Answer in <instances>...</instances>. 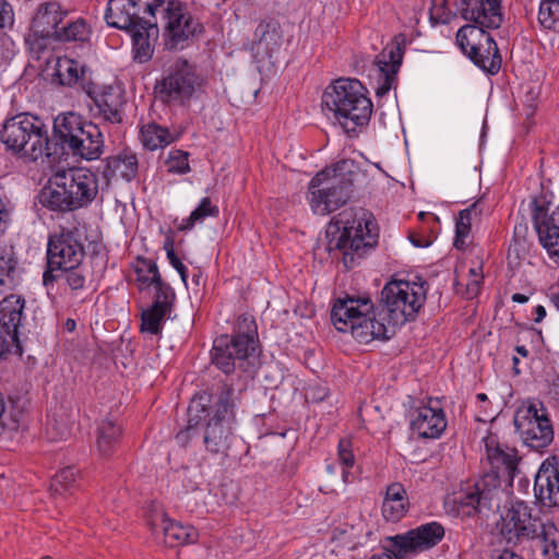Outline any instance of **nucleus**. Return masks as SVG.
Returning a JSON list of instances; mask_svg holds the SVG:
<instances>
[{
    "instance_id": "1",
    "label": "nucleus",
    "mask_w": 559,
    "mask_h": 559,
    "mask_svg": "<svg viewBox=\"0 0 559 559\" xmlns=\"http://www.w3.org/2000/svg\"><path fill=\"white\" fill-rule=\"evenodd\" d=\"M427 282L393 280L381 290L380 304L374 309L369 297L337 298L331 310V320L340 332L368 344L373 340H389L395 328L416 318L425 305Z\"/></svg>"
},
{
    "instance_id": "2",
    "label": "nucleus",
    "mask_w": 559,
    "mask_h": 559,
    "mask_svg": "<svg viewBox=\"0 0 559 559\" xmlns=\"http://www.w3.org/2000/svg\"><path fill=\"white\" fill-rule=\"evenodd\" d=\"M98 193L97 175L78 167L57 171L40 193V202L51 211L68 212L90 205Z\"/></svg>"
},
{
    "instance_id": "3",
    "label": "nucleus",
    "mask_w": 559,
    "mask_h": 559,
    "mask_svg": "<svg viewBox=\"0 0 559 559\" xmlns=\"http://www.w3.org/2000/svg\"><path fill=\"white\" fill-rule=\"evenodd\" d=\"M328 251L341 252L346 269H352L355 258H361L378 241V228L371 215L356 218L344 211L334 217L326 228Z\"/></svg>"
},
{
    "instance_id": "4",
    "label": "nucleus",
    "mask_w": 559,
    "mask_h": 559,
    "mask_svg": "<svg viewBox=\"0 0 559 559\" xmlns=\"http://www.w3.org/2000/svg\"><path fill=\"white\" fill-rule=\"evenodd\" d=\"M366 87L356 79H337L322 95V106L348 134L366 126L372 114V103Z\"/></svg>"
},
{
    "instance_id": "5",
    "label": "nucleus",
    "mask_w": 559,
    "mask_h": 559,
    "mask_svg": "<svg viewBox=\"0 0 559 559\" xmlns=\"http://www.w3.org/2000/svg\"><path fill=\"white\" fill-rule=\"evenodd\" d=\"M0 139L8 150L32 162L59 155L58 144L49 141L43 120L31 114H20L5 120Z\"/></svg>"
},
{
    "instance_id": "6",
    "label": "nucleus",
    "mask_w": 559,
    "mask_h": 559,
    "mask_svg": "<svg viewBox=\"0 0 559 559\" xmlns=\"http://www.w3.org/2000/svg\"><path fill=\"white\" fill-rule=\"evenodd\" d=\"M53 135L58 140L56 143L59 155L68 150L75 157L95 160L104 152V138L99 127L72 111L55 118Z\"/></svg>"
},
{
    "instance_id": "7",
    "label": "nucleus",
    "mask_w": 559,
    "mask_h": 559,
    "mask_svg": "<svg viewBox=\"0 0 559 559\" xmlns=\"http://www.w3.org/2000/svg\"><path fill=\"white\" fill-rule=\"evenodd\" d=\"M258 348V328L252 316L241 314L237 319L234 335L223 334L214 340L212 362L224 373H231L237 362L254 356Z\"/></svg>"
},
{
    "instance_id": "8",
    "label": "nucleus",
    "mask_w": 559,
    "mask_h": 559,
    "mask_svg": "<svg viewBox=\"0 0 559 559\" xmlns=\"http://www.w3.org/2000/svg\"><path fill=\"white\" fill-rule=\"evenodd\" d=\"M347 162L319 171L309 183V202L316 214L325 215L346 204L353 189V173H342Z\"/></svg>"
},
{
    "instance_id": "9",
    "label": "nucleus",
    "mask_w": 559,
    "mask_h": 559,
    "mask_svg": "<svg viewBox=\"0 0 559 559\" xmlns=\"http://www.w3.org/2000/svg\"><path fill=\"white\" fill-rule=\"evenodd\" d=\"M146 11L153 19L159 14L165 20L164 36L168 49H183L203 29L199 20L179 0H153Z\"/></svg>"
},
{
    "instance_id": "10",
    "label": "nucleus",
    "mask_w": 559,
    "mask_h": 559,
    "mask_svg": "<svg viewBox=\"0 0 559 559\" xmlns=\"http://www.w3.org/2000/svg\"><path fill=\"white\" fill-rule=\"evenodd\" d=\"M234 390L224 385L212 412L201 413L200 436L205 449L213 454H225L229 449L235 423Z\"/></svg>"
},
{
    "instance_id": "11",
    "label": "nucleus",
    "mask_w": 559,
    "mask_h": 559,
    "mask_svg": "<svg viewBox=\"0 0 559 559\" xmlns=\"http://www.w3.org/2000/svg\"><path fill=\"white\" fill-rule=\"evenodd\" d=\"M84 255L82 231L78 227L61 228L60 231L49 235L43 284L51 285L58 277L56 272L81 265Z\"/></svg>"
},
{
    "instance_id": "12",
    "label": "nucleus",
    "mask_w": 559,
    "mask_h": 559,
    "mask_svg": "<svg viewBox=\"0 0 559 559\" xmlns=\"http://www.w3.org/2000/svg\"><path fill=\"white\" fill-rule=\"evenodd\" d=\"M488 29L471 22V24H466L457 31L456 44L475 66L490 74H496L501 68L502 59Z\"/></svg>"
},
{
    "instance_id": "13",
    "label": "nucleus",
    "mask_w": 559,
    "mask_h": 559,
    "mask_svg": "<svg viewBox=\"0 0 559 559\" xmlns=\"http://www.w3.org/2000/svg\"><path fill=\"white\" fill-rule=\"evenodd\" d=\"M514 426L523 442L534 450L544 449L554 440V429L542 403L519 407Z\"/></svg>"
},
{
    "instance_id": "14",
    "label": "nucleus",
    "mask_w": 559,
    "mask_h": 559,
    "mask_svg": "<svg viewBox=\"0 0 559 559\" xmlns=\"http://www.w3.org/2000/svg\"><path fill=\"white\" fill-rule=\"evenodd\" d=\"M499 476L497 473H484L473 485L463 488L454 502L462 516L474 518L491 510L493 503L498 506Z\"/></svg>"
},
{
    "instance_id": "15",
    "label": "nucleus",
    "mask_w": 559,
    "mask_h": 559,
    "mask_svg": "<svg viewBox=\"0 0 559 559\" xmlns=\"http://www.w3.org/2000/svg\"><path fill=\"white\" fill-rule=\"evenodd\" d=\"M202 82L193 64L185 59H177L169 66L160 81L159 94L164 102L186 104L201 87Z\"/></svg>"
},
{
    "instance_id": "16",
    "label": "nucleus",
    "mask_w": 559,
    "mask_h": 559,
    "mask_svg": "<svg viewBox=\"0 0 559 559\" xmlns=\"http://www.w3.org/2000/svg\"><path fill=\"white\" fill-rule=\"evenodd\" d=\"M444 537V528L438 522H429L412 528L403 534L386 538L385 550L395 559H404L433 548Z\"/></svg>"
},
{
    "instance_id": "17",
    "label": "nucleus",
    "mask_w": 559,
    "mask_h": 559,
    "mask_svg": "<svg viewBox=\"0 0 559 559\" xmlns=\"http://www.w3.org/2000/svg\"><path fill=\"white\" fill-rule=\"evenodd\" d=\"M542 520L532 518L527 506L518 502L498 523L499 534L508 546H518L524 540L535 539L542 528Z\"/></svg>"
},
{
    "instance_id": "18",
    "label": "nucleus",
    "mask_w": 559,
    "mask_h": 559,
    "mask_svg": "<svg viewBox=\"0 0 559 559\" xmlns=\"http://www.w3.org/2000/svg\"><path fill=\"white\" fill-rule=\"evenodd\" d=\"M87 96L94 105L91 110L95 117L110 124H121L123 122L127 98L120 86H93L87 90Z\"/></svg>"
},
{
    "instance_id": "19",
    "label": "nucleus",
    "mask_w": 559,
    "mask_h": 559,
    "mask_svg": "<svg viewBox=\"0 0 559 559\" xmlns=\"http://www.w3.org/2000/svg\"><path fill=\"white\" fill-rule=\"evenodd\" d=\"M66 15L58 2H46L38 7L32 21V29L36 38L27 40L32 51L40 50L43 40L56 39ZM37 58H40L39 53Z\"/></svg>"
},
{
    "instance_id": "20",
    "label": "nucleus",
    "mask_w": 559,
    "mask_h": 559,
    "mask_svg": "<svg viewBox=\"0 0 559 559\" xmlns=\"http://www.w3.org/2000/svg\"><path fill=\"white\" fill-rule=\"evenodd\" d=\"M404 49L405 38L403 35H399L376 57L374 62L381 75L379 85L376 88L377 96L382 97L392 88L402 64Z\"/></svg>"
},
{
    "instance_id": "21",
    "label": "nucleus",
    "mask_w": 559,
    "mask_h": 559,
    "mask_svg": "<svg viewBox=\"0 0 559 559\" xmlns=\"http://www.w3.org/2000/svg\"><path fill=\"white\" fill-rule=\"evenodd\" d=\"M502 0H461V16L487 28H499L503 22Z\"/></svg>"
},
{
    "instance_id": "22",
    "label": "nucleus",
    "mask_w": 559,
    "mask_h": 559,
    "mask_svg": "<svg viewBox=\"0 0 559 559\" xmlns=\"http://www.w3.org/2000/svg\"><path fill=\"white\" fill-rule=\"evenodd\" d=\"M487 461L490 469L487 473H497L499 476V486L501 478L512 479L518 471V452L514 448L500 444L495 436H489L485 440Z\"/></svg>"
},
{
    "instance_id": "23",
    "label": "nucleus",
    "mask_w": 559,
    "mask_h": 559,
    "mask_svg": "<svg viewBox=\"0 0 559 559\" xmlns=\"http://www.w3.org/2000/svg\"><path fill=\"white\" fill-rule=\"evenodd\" d=\"M536 499L546 507L559 506V461H545L536 476L534 484Z\"/></svg>"
},
{
    "instance_id": "24",
    "label": "nucleus",
    "mask_w": 559,
    "mask_h": 559,
    "mask_svg": "<svg viewBox=\"0 0 559 559\" xmlns=\"http://www.w3.org/2000/svg\"><path fill=\"white\" fill-rule=\"evenodd\" d=\"M533 221L540 245L559 264V215L554 211L547 214L542 206H536Z\"/></svg>"
},
{
    "instance_id": "25",
    "label": "nucleus",
    "mask_w": 559,
    "mask_h": 559,
    "mask_svg": "<svg viewBox=\"0 0 559 559\" xmlns=\"http://www.w3.org/2000/svg\"><path fill=\"white\" fill-rule=\"evenodd\" d=\"M281 24L274 19L261 21L254 29L250 50L258 58L271 57L282 46Z\"/></svg>"
},
{
    "instance_id": "26",
    "label": "nucleus",
    "mask_w": 559,
    "mask_h": 559,
    "mask_svg": "<svg viewBox=\"0 0 559 559\" xmlns=\"http://www.w3.org/2000/svg\"><path fill=\"white\" fill-rule=\"evenodd\" d=\"M445 427L447 420L441 408L424 405L413 412L411 429L420 438H438Z\"/></svg>"
},
{
    "instance_id": "27",
    "label": "nucleus",
    "mask_w": 559,
    "mask_h": 559,
    "mask_svg": "<svg viewBox=\"0 0 559 559\" xmlns=\"http://www.w3.org/2000/svg\"><path fill=\"white\" fill-rule=\"evenodd\" d=\"M176 295L155 293L153 304L141 313L140 330L142 333L157 335L162 332L163 323L173 311Z\"/></svg>"
},
{
    "instance_id": "28",
    "label": "nucleus",
    "mask_w": 559,
    "mask_h": 559,
    "mask_svg": "<svg viewBox=\"0 0 559 559\" xmlns=\"http://www.w3.org/2000/svg\"><path fill=\"white\" fill-rule=\"evenodd\" d=\"M25 299L21 295L11 294L0 301V329L9 332L13 338H20L24 323Z\"/></svg>"
},
{
    "instance_id": "29",
    "label": "nucleus",
    "mask_w": 559,
    "mask_h": 559,
    "mask_svg": "<svg viewBox=\"0 0 559 559\" xmlns=\"http://www.w3.org/2000/svg\"><path fill=\"white\" fill-rule=\"evenodd\" d=\"M106 23L116 28L131 31L145 20L138 15L133 0H109L105 11Z\"/></svg>"
},
{
    "instance_id": "30",
    "label": "nucleus",
    "mask_w": 559,
    "mask_h": 559,
    "mask_svg": "<svg viewBox=\"0 0 559 559\" xmlns=\"http://www.w3.org/2000/svg\"><path fill=\"white\" fill-rule=\"evenodd\" d=\"M133 43L134 60L145 62L150 60L154 52L153 41L158 37V26L156 19H148L129 31Z\"/></svg>"
},
{
    "instance_id": "31",
    "label": "nucleus",
    "mask_w": 559,
    "mask_h": 559,
    "mask_svg": "<svg viewBox=\"0 0 559 559\" xmlns=\"http://www.w3.org/2000/svg\"><path fill=\"white\" fill-rule=\"evenodd\" d=\"M152 530L155 534H158L159 532L163 533L164 543L169 547L192 544L195 543L199 537V534L193 526L174 522L165 515H162V522L159 525L155 523L153 524Z\"/></svg>"
},
{
    "instance_id": "32",
    "label": "nucleus",
    "mask_w": 559,
    "mask_h": 559,
    "mask_svg": "<svg viewBox=\"0 0 559 559\" xmlns=\"http://www.w3.org/2000/svg\"><path fill=\"white\" fill-rule=\"evenodd\" d=\"M23 270L12 246H0V293L14 289L22 281Z\"/></svg>"
},
{
    "instance_id": "33",
    "label": "nucleus",
    "mask_w": 559,
    "mask_h": 559,
    "mask_svg": "<svg viewBox=\"0 0 559 559\" xmlns=\"http://www.w3.org/2000/svg\"><path fill=\"white\" fill-rule=\"evenodd\" d=\"M409 501L405 487L401 483H392L386 487L382 502V514L391 522L400 521L408 511Z\"/></svg>"
},
{
    "instance_id": "34",
    "label": "nucleus",
    "mask_w": 559,
    "mask_h": 559,
    "mask_svg": "<svg viewBox=\"0 0 559 559\" xmlns=\"http://www.w3.org/2000/svg\"><path fill=\"white\" fill-rule=\"evenodd\" d=\"M207 397L204 395L194 397L188 407V425L185 429L180 430L176 435V441L179 445L186 447L188 442L200 436V424L202 419L201 413H206L209 416V409L206 407Z\"/></svg>"
},
{
    "instance_id": "35",
    "label": "nucleus",
    "mask_w": 559,
    "mask_h": 559,
    "mask_svg": "<svg viewBox=\"0 0 559 559\" xmlns=\"http://www.w3.org/2000/svg\"><path fill=\"white\" fill-rule=\"evenodd\" d=\"M103 176L107 183L114 178L132 180L138 174V159L133 154L110 156L105 160Z\"/></svg>"
},
{
    "instance_id": "36",
    "label": "nucleus",
    "mask_w": 559,
    "mask_h": 559,
    "mask_svg": "<svg viewBox=\"0 0 559 559\" xmlns=\"http://www.w3.org/2000/svg\"><path fill=\"white\" fill-rule=\"evenodd\" d=\"M179 138V134L171 133L169 129L155 122L142 126L140 129V141L148 151L163 148Z\"/></svg>"
},
{
    "instance_id": "37",
    "label": "nucleus",
    "mask_w": 559,
    "mask_h": 559,
    "mask_svg": "<svg viewBox=\"0 0 559 559\" xmlns=\"http://www.w3.org/2000/svg\"><path fill=\"white\" fill-rule=\"evenodd\" d=\"M84 73L79 62L68 57H58L55 61L52 80L63 86H72Z\"/></svg>"
},
{
    "instance_id": "38",
    "label": "nucleus",
    "mask_w": 559,
    "mask_h": 559,
    "mask_svg": "<svg viewBox=\"0 0 559 559\" xmlns=\"http://www.w3.org/2000/svg\"><path fill=\"white\" fill-rule=\"evenodd\" d=\"M121 428L110 419H105L97 428L96 445L104 456L110 455L119 442Z\"/></svg>"
},
{
    "instance_id": "39",
    "label": "nucleus",
    "mask_w": 559,
    "mask_h": 559,
    "mask_svg": "<svg viewBox=\"0 0 559 559\" xmlns=\"http://www.w3.org/2000/svg\"><path fill=\"white\" fill-rule=\"evenodd\" d=\"M536 539L542 543L545 555L559 559V530L552 522H542V528Z\"/></svg>"
},
{
    "instance_id": "40",
    "label": "nucleus",
    "mask_w": 559,
    "mask_h": 559,
    "mask_svg": "<svg viewBox=\"0 0 559 559\" xmlns=\"http://www.w3.org/2000/svg\"><path fill=\"white\" fill-rule=\"evenodd\" d=\"M90 29L84 20L64 21L55 40L59 41H84L87 39Z\"/></svg>"
},
{
    "instance_id": "41",
    "label": "nucleus",
    "mask_w": 559,
    "mask_h": 559,
    "mask_svg": "<svg viewBox=\"0 0 559 559\" xmlns=\"http://www.w3.org/2000/svg\"><path fill=\"white\" fill-rule=\"evenodd\" d=\"M338 461L343 466L342 479L344 484H352L356 474L350 471L355 465L352 441L347 438L341 439L337 447Z\"/></svg>"
},
{
    "instance_id": "42",
    "label": "nucleus",
    "mask_w": 559,
    "mask_h": 559,
    "mask_svg": "<svg viewBox=\"0 0 559 559\" xmlns=\"http://www.w3.org/2000/svg\"><path fill=\"white\" fill-rule=\"evenodd\" d=\"M218 206L214 205L210 198H203L199 205L191 212L190 216L183 221L180 230L191 229L195 223L203 222L206 217H217Z\"/></svg>"
},
{
    "instance_id": "43",
    "label": "nucleus",
    "mask_w": 559,
    "mask_h": 559,
    "mask_svg": "<svg viewBox=\"0 0 559 559\" xmlns=\"http://www.w3.org/2000/svg\"><path fill=\"white\" fill-rule=\"evenodd\" d=\"M538 22L544 28L559 33V0L540 2Z\"/></svg>"
},
{
    "instance_id": "44",
    "label": "nucleus",
    "mask_w": 559,
    "mask_h": 559,
    "mask_svg": "<svg viewBox=\"0 0 559 559\" xmlns=\"http://www.w3.org/2000/svg\"><path fill=\"white\" fill-rule=\"evenodd\" d=\"M167 171L171 174H188L191 168L189 165V153L181 150H173L168 153L165 160Z\"/></svg>"
},
{
    "instance_id": "45",
    "label": "nucleus",
    "mask_w": 559,
    "mask_h": 559,
    "mask_svg": "<svg viewBox=\"0 0 559 559\" xmlns=\"http://www.w3.org/2000/svg\"><path fill=\"white\" fill-rule=\"evenodd\" d=\"M76 475L78 471L72 466L62 468L53 477L51 484L52 490L57 493H61L62 491L70 489L76 479Z\"/></svg>"
},
{
    "instance_id": "46",
    "label": "nucleus",
    "mask_w": 559,
    "mask_h": 559,
    "mask_svg": "<svg viewBox=\"0 0 559 559\" xmlns=\"http://www.w3.org/2000/svg\"><path fill=\"white\" fill-rule=\"evenodd\" d=\"M60 272L64 273L66 283L72 292L85 288L87 277L86 272L81 267V265L69 270H61Z\"/></svg>"
},
{
    "instance_id": "47",
    "label": "nucleus",
    "mask_w": 559,
    "mask_h": 559,
    "mask_svg": "<svg viewBox=\"0 0 559 559\" xmlns=\"http://www.w3.org/2000/svg\"><path fill=\"white\" fill-rule=\"evenodd\" d=\"M7 354H14L22 356L23 348L20 338H13L9 332H4L0 329V359Z\"/></svg>"
},
{
    "instance_id": "48",
    "label": "nucleus",
    "mask_w": 559,
    "mask_h": 559,
    "mask_svg": "<svg viewBox=\"0 0 559 559\" xmlns=\"http://www.w3.org/2000/svg\"><path fill=\"white\" fill-rule=\"evenodd\" d=\"M454 14L448 7L447 0H433L430 8V19L435 23L448 24Z\"/></svg>"
},
{
    "instance_id": "49",
    "label": "nucleus",
    "mask_w": 559,
    "mask_h": 559,
    "mask_svg": "<svg viewBox=\"0 0 559 559\" xmlns=\"http://www.w3.org/2000/svg\"><path fill=\"white\" fill-rule=\"evenodd\" d=\"M164 249L167 253V259L174 269L179 273L181 281L185 285H187L188 270L186 265L180 261L174 250V242L170 239H167L164 243Z\"/></svg>"
},
{
    "instance_id": "50",
    "label": "nucleus",
    "mask_w": 559,
    "mask_h": 559,
    "mask_svg": "<svg viewBox=\"0 0 559 559\" xmlns=\"http://www.w3.org/2000/svg\"><path fill=\"white\" fill-rule=\"evenodd\" d=\"M147 272H148V274L152 275L151 283L154 286L155 293H160V294L166 293L169 296H171V293H175L174 289L170 287V285L165 283L162 280L160 274L158 272L157 264L155 262H153V261L148 262Z\"/></svg>"
},
{
    "instance_id": "51",
    "label": "nucleus",
    "mask_w": 559,
    "mask_h": 559,
    "mask_svg": "<svg viewBox=\"0 0 559 559\" xmlns=\"http://www.w3.org/2000/svg\"><path fill=\"white\" fill-rule=\"evenodd\" d=\"M526 230V227L523 226L515 227L513 242L509 247V254L514 253L518 258H520L522 253L527 251L528 248L525 235H521L522 231L525 234Z\"/></svg>"
},
{
    "instance_id": "52",
    "label": "nucleus",
    "mask_w": 559,
    "mask_h": 559,
    "mask_svg": "<svg viewBox=\"0 0 559 559\" xmlns=\"http://www.w3.org/2000/svg\"><path fill=\"white\" fill-rule=\"evenodd\" d=\"M463 221H464V218H462V221H456V223H455V238H454L453 246L459 250H462L465 248L466 238L468 237V235L471 233V226L463 223Z\"/></svg>"
},
{
    "instance_id": "53",
    "label": "nucleus",
    "mask_w": 559,
    "mask_h": 559,
    "mask_svg": "<svg viewBox=\"0 0 559 559\" xmlns=\"http://www.w3.org/2000/svg\"><path fill=\"white\" fill-rule=\"evenodd\" d=\"M13 23L14 12L12 5L5 0H0V29L11 27Z\"/></svg>"
},
{
    "instance_id": "54",
    "label": "nucleus",
    "mask_w": 559,
    "mask_h": 559,
    "mask_svg": "<svg viewBox=\"0 0 559 559\" xmlns=\"http://www.w3.org/2000/svg\"><path fill=\"white\" fill-rule=\"evenodd\" d=\"M480 215V211L477 210V202L473 203L467 209L460 211L456 221H462L468 226H472V221Z\"/></svg>"
},
{
    "instance_id": "55",
    "label": "nucleus",
    "mask_w": 559,
    "mask_h": 559,
    "mask_svg": "<svg viewBox=\"0 0 559 559\" xmlns=\"http://www.w3.org/2000/svg\"><path fill=\"white\" fill-rule=\"evenodd\" d=\"M9 221H10V211L7 207L3 200L0 198V235H2L5 231Z\"/></svg>"
},
{
    "instance_id": "56",
    "label": "nucleus",
    "mask_w": 559,
    "mask_h": 559,
    "mask_svg": "<svg viewBox=\"0 0 559 559\" xmlns=\"http://www.w3.org/2000/svg\"><path fill=\"white\" fill-rule=\"evenodd\" d=\"M537 97H538V92H536L534 88H531L527 91V93L525 95V104L530 110L527 112V116H531L534 114V111L537 107V103H536Z\"/></svg>"
},
{
    "instance_id": "57",
    "label": "nucleus",
    "mask_w": 559,
    "mask_h": 559,
    "mask_svg": "<svg viewBox=\"0 0 559 559\" xmlns=\"http://www.w3.org/2000/svg\"><path fill=\"white\" fill-rule=\"evenodd\" d=\"M548 393L555 402L559 403V376L550 383Z\"/></svg>"
},
{
    "instance_id": "58",
    "label": "nucleus",
    "mask_w": 559,
    "mask_h": 559,
    "mask_svg": "<svg viewBox=\"0 0 559 559\" xmlns=\"http://www.w3.org/2000/svg\"><path fill=\"white\" fill-rule=\"evenodd\" d=\"M408 238H409L411 242L417 248H426L431 243V241L429 239L423 238V237H417L414 234H411Z\"/></svg>"
},
{
    "instance_id": "59",
    "label": "nucleus",
    "mask_w": 559,
    "mask_h": 559,
    "mask_svg": "<svg viewBox=\"0 0 559 559\" xmlns=\"http://www.w3.org/2000/svg\"><path fill=\"white\" fill-rule=\"evenodd\" d=\"M496 559H523V557L509 549H503L501 552L498 554Z\"/></svg>"
},
{
    "instance_id": "60",
    "label": "nucleus",
    "mask_w": 559,
    "mask_h": 559,
    "mask_svg": "<svg viewBox=\"0 0 559 559\" xmlns=\"http://www.w3.org/2000/svg\"><path fill=\"white\" fill-rule=\"evenodd\" d=\"M534 312L536 314V317L534 319V321L536 323L542 322L544 320V318L546 317V309L542 305H538L537 307H535Z\"/></svg>"
},
{
    "instance_id": "61",
    "label": "nucleus",
    "mask_w": 559,
    "mask_h": 559,
    "mask_svg": "<svg viewBox=\"0 0 559 559\" xmlns=\"http://www.w3.org/2000/svg\"><path fill=\"white\" fill-rule=\"evenodd\" d=\"M528 300V297L526 295L515 293L512 295V301L519 302V304H525Z\"/></svg>"
},
{
    "instance_id": "62",
    "label": "nucleus",
    "mask_w": 559,
    "mask_h": 559,
    "mask_svg": "<svg viewBox=\"0 0 559 559\" xmlns=\"http://www.w3.org/2000/svg\"><path fill=\"white\" fill-rule=\"evenodd\" d=\"M393 558H394V556L391 552L385 550V552L376 554V555L371 556L369 559H393Z\"/></svg>"
},
{
    "instance_id": "63",
    "label": "nucleus",
    "mask_w": 559,
    "mask_h": 559,
    "mask_svg": "<svg viewBox=\"0 0 559 559\" xmlns=\"http://www.w3.org/2000/svg\"><path fill=\"white\" fill-rule=\"evenodd\" d=\"M515 350L518 354H520L523 357L528 356V349L524 345H519L515 347Z\"/></svg>"
},
{
    "instance_id": "64",
    "label": "nucleus",
    "mask_w": 559,
    "mask_h": 559,
    "mask_svg": "<svg viewBox=\"0 0 559 559\" xmlns=\"http://www.w3.org/2000/svg\"><path fill=\"white\" fill-rule=\"evenodd\" d=\"M76 328V323L73 319H68L66 321V329L70 332L74 331Z\"/></svg>"
}]
</instances>
